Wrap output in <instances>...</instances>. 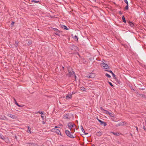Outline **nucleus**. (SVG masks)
<instances>
[{
    "label": "nucleus",
    "mask_w": 146,
    "mask_h": 146,
    "mask_svg": "<svg viewBox=\"0 0 146 146\" xmlns=\"http://www.w3.org/2000/svg\"><path fill=\"white\" fill-rule=\"evenodd\" d=\"M76 92H72V93L71 94H72V95L73 94H75Z\"/></svg>",
    "instance_id": "nucleus-49"
},
{
    "label": "nucleus",
    "mask_w": 146,
    "mask_h": 146,
    "mask_svg": "<svg viewBox=\"0 0 146 146\" xmlns=\"http://www.w3.org/2000/svg\"><path fill=\"white\" fill-rule=\"evenodd\" d=\"M27 127L28 128V130L27 131V132H28L29 133L31 134L33 132L31 131V127L29 126H27Z\"/></svg>",
    "instance_id": "nucleus-16"
},
{
    "label": "nucleus",
    "mask_w": 146,
    "mask_h": 146,
    "mask_svg": "<svg viewBox=\"0 0 146 146\" xmlns=\"http://www.w3.org/2000/svg\"><path fill=\"white\" fill-rule=\"evenodd\" d=\"M41 117L42 118V119H44V116H43L42 115H41Z\"/></svg>",
    "instance_id": "nucleus-51"
},
{
    "label": "nucleus",
    "mask_w": 146,
    "mask_h": 146,
    "mask_svg": "<svg viewBox=\"0 0 146 146\" xmlns=\"http://www.w3.org/2000/svg\"><path fill=\"white\" fill-rule=\"evenodd\" d=\"M62 68L63 70H64V66H62Z\"/></svg>",
    "instance_id": "nucleus-58"
},
{
    "label": "nucleus",
    "mask_w": 146,
    "mask_h": 146,
    "mask_svg": "<svg viewBox=\"0 0 146 146\" xmlns=\"http://www.w3.org/2000/svg\"><path fill=\"white\" fill-rule=\"evenodd\" d=\"M99 122L100 123V124L101 125H103V123H103L104 122L103 121H101V120H99Z\"/></svg>",
    "instance_id": "nucleus-41"
},
{
    "label": "nucleus",
    "mask_w": 146,
    "mask_h": 146,
    "mask_svg": "<svg viewBox=\"0 0 146 146\" xmlns=\"http://www.w3.org/2000/svg\"><path fill=\"white\" fill-rule=\"evenodd\" d=\"M105 71L110 72L111 74H112L113 73V72L112 71L110 70H106Z\"/></svg>",
    "instance_id": "nucleus-35"
},
{
    "label": "nucleus",
    "mask_w": 146,
    "mask_h": 146,
    "mask_svg": "<svg viewBox=\"0 0 146 146\" xmlns=\"http://www.w3.org/2000/svg\"><path fill=\"white\" fill-rule=\"evenodd\" d=\"M124 46L125 48H126L127 46L125 44H124Z\"/></svg>",
    "instance_id": "nucleus-55"
},
{
    "label": "nucleus",
    "mask_w": 146,
    "mask_h": 146,
    "mask_svg": "<svg viewBox=\"0 0 146 146\" xmlns=\"http://www.w3.org/2000/svg\"><path fill=\"white\" fill-rule=\"evenodd\" d=\"M73 39L76 41H78V38L76 35H75L73 37Z\"/></svg>",
    "instance_id": "nucleus-17"
},
{
    "label": "nucleus",
    "mask_w": 146,
    "mask_h": 146,
    "mask_svg": "<svg viewBox=\"0 0 146 146\" xmlns=\"http://www.w3.org/2000/svg\"><path fill=\"white\" fill-rule=\"evenodd\" d=\"M52 132L56 133L58 135H62L59 129L56 128H53L52 129Z\"/></svg>",
    "instance_id": "nucleus-4"
},
{
    "label": "nucleus",
    "mask_w": 146,
    "mask_h": 146,
    "mask_svg": "<svg viewBox=\"0 0 146 146\" xmlns=\"http://www.w3.org/2000/svg\"><path fill=\"white\" fill-rule=\"evenodd\" d=\"M124 1L126 3L127 5V4L128 5V2L127 0H124Z\"/></svg>",
    "instance_id": "nucleus-45"
},
{
    "label": "nucleus",
    "mask_w": 146,
    "mask_h": 146,
    "mask_svg": "<svg viewBox=\"0 0 146 146\" xmlns=\"http://www.w3.org/2000/svg\"><path fill=\"white\" fill-rule=\"evenodd\" d=\"M74 54H77V55H78L79 56V57H80V54H79V53H78V52H75Z\"/></svg>",
    "instance_id": "nucleus-42"
},
{
    "label": "nucleus",
    "mask_w": 146,
    "mask_h": 146,
    "mask_svg": "<svg viewBox=\"0 0 146 146\" xmlns=\"http://www.w3.org/2000/svg\"><path fill=\"white\" fill-rule=\"evenodd\" d=\"M104 123H103V125H104V126H106L107 125V123L106 122H103Z\"/></svg>",
    "instance_id": "nucleus-43"
},
{
    "label": "nucleus",
    "mask_w": 146,
    "mask_h": 146,
    "mask_svg": "<svg viewBox=\"0 0 146 146\" xmlns=\"http://www.w3.org/2000/svg\"><path fill=\"white\" fill-rule=\"evenodd\" d=\"M74 126H76V125L72 123V122H70L68 123V126L70 130H71Z\"/></svg>",
    "instance_id": "nucleus-5"
},
{
    "label": "nucleus",
    "mask_w": 146,
    "mask_h": 146,
    "mask_svg": "<svg viewBox=\"0 0 146 146\" xmlns=\"http://www.w3.org/2000/svg\"><path fill=\"white\" fill-rule=\"evenodd\" d=\"M0 138L3 140L5 139V137L1 133H0Z\"/></svg>",
    "instance_id": "nucleus-26"
},
{
    "label": "nucleus",
    "mask_w": 146,
    "mask_h": 146,
    "mask_svg": "<svg viewBox=\"0 0 146 146\" xmlns=\"http://www.w3.org/2000/svg\"><path fill=\"white\" fill-rule=\"evenodd\" d=\"M135 127L136 128V129L137 131V132H138L139 131H138V128L136 126Z\"/></svg>",
    "instance_id": "nucleus-47"
},
{
    "label": "nucleus",
    "mask_w": 146,
    "mask_h": 146,
    "mask_svg": "<svg viewBox=\"0 0 146 146\" xmlns=\"http://www.w3.org/2000/svg\"><path fill=\"white\" fill-rule=\"evenodd\" d=\"M122 21L124 23H126V21L125 19V17L124 15H123L122 17Z\"/></svg>",
    "instance_id": "nucleus-24"
},
{
    "label": "nucleus",
    "mask_w": 146,
    "mask_h": 146,
    "mask_svg": "<svg viewBox=\"0 0 146 146\" xmlns=\"http://www.w3.org/2000/svg\"><path fill=\"white\" fill-rule=\"evenodd\" d=\"M0 119L3 120H8V119L4 115H0Z\"/></svg>",
    "instance_id": "nucleus-8"
},
{
    "label": "nucleus",
    "mask_w": 146,
    "mask_h": 146,
    "mask_svg": "<svg viewBox=\"0 0 146 146\" xmlns=\"http://www.w3.org/2000/svg\"><path fill=\"white\" fill-rule=\"evenodd\" d=\"M72 98V94H68L66 97V98L67 99H70Z\"/></svg>",
    "instance_id": "nucleus-21"
},
{
    "label": "nucleus",
    "mask_w": 146,
    "mask_h": 146,
    "mask_svg": "<svg viewBox=\"0 0 146 146\" xmlns=\"http://www.w3.org/2000/svg\"><path fill=\"white\" fill-rule=\"evenodd\" d=\"M116 81L117 82V83L120 85H121L122 84V82L121 81H120L118 79H117L116 80Z\"/></svg>",
    "instance_id": "nucleus-20"
},
{
    "label": "nucleus",
    "mask_w": 146,
    "mask_h": 146,
    "mask_svg": "<svg viewBox=\"0 0 146 146\" xmlns=\"http://www.w3.org/2000/svg\"><path fill=\"white\" fill-rule=\"evenodd\" d=\"M102 134V133L100 131L96 133V135L98 137L101 136Z\"/></svg>",
    "instance_id": "nucleus-18"
},
{
    "label": "nucleus",
    "mask_w": 146,
    "mask_h": 146,
    "mask_svg": "<svg viewBox=\"0 0 146 146\" xmlns=\"http://www.w3.org/2000/svg\"><path fill=\"white\" fill-rule=\"evenodd\" d=\"M105 75L108 78H110L111 77V76L108 73H106L105 74Z\"/></svg>",
    "instance_id": "nucleus-31"
},
{
    "label": "nucleus",
    "mask_w": 146,
    "mask_h": 146,
    "mask_svg": "<svg viewBox=\"0 0 146 146\" xmlns=\"http://www.w3.org/2000/svg\"><path fill=\"white\" fill-rule=\"evenodd\" d=\"M111 133H112L113 135H115L118 136L120 134L119 133L115 132H111Z\"/></svg>",
    "instance_id": "nucleus-25"
},
{
    "label": "nucleus",
    "mask_w": 146,
    "mask_h": 146,
    "mask_svg": "<svg viewBox=\"0 0 146 146\" xmlns=\"http://www.w3.org/2000/svg\"><path fill=\"white\" fill-rule=\"evenodd\" d=\"M143 128L145 130H146V128H145V126L144 125L143 126Z\"/></svg>",
    "instance_id": "nucleus-48"
},
{
    "label": "nucleus",
    "mask_w": 146,
    "mask_h": 146,
    "mask_svg": "<svg viewBox=\"0 0 146 146\" xmlns=\"http://www.w3.org/2000/svg\"><path fill=\"white\" fill-rule=\"evenodd\" d=\"M18 43H19V41H18L17 40V41H15V44H16V45H15V46L16 47H17V46H18Z\"/></svg>",
    "instance_id": "nucleus-28"
},
{
    "label": "nucleus",
    "mask_w": 146,
    "mask_h": 146,
    "mask_svg": "<svg viewBox=\"0 0 146 146\" xmlns=\"http://www.w3.org/2000/svg\"><path fill=\"white\" fill-rule=\"evenodd\" d=\"M39 1H36V0H33L31 1L32 2H34L35 3H37L38 2H39Z\"/></svg>",
    "instance_id": "nucleus-29"
},
{
    "label": "nucleus",
    "mask_w": 146,
    "mask_h": 146,
    "mask_svg": "<svg viewBox=\"0 0 146 146\" xmlns=\"http://www.w3.org/2000/svg\"><path fill=\"white\" fill-rule=\"evenodd\" d=\"M63 118L65 119H69L70 118V117L69 116V114H65L63 116Z\"/></svg>",
    "instance_id": "nucleus-10"
},
{
    "label": "nucleus",
    "mask_w": 146,
    "mask_h": 146,
    "mask_svg": "<svg viewBox=\"0 0 146 146\" xmlns=\"http://www.w3.org/2000/svg\"><path fill=\"white\" fill-rule=\"evenodd\" d=\"M14 100L15 101V104H16L17 106L18 107H22V106L19 105L18 104V103L17 102V101H16V99L15 98H14Z\"/></svg>",
    "instance_id": "nucleus-19"
},
{
    "label": "nucleus",
    "mask_w": 146,
    "mask_h": 146,
    "mask_svg": "<svg viewBox=\"0 0 146 146\" xmlns=\"http://www.w3.org/2000/svg\"><path fill=\"white\" fill-rule=\"evenodd\" d=\"M144 89H145L144 88H139L140 90H144Z\"/></svg>",
    "instance_id": "nucleus-54"
},
{
    "label": "nucleus",
    "mask_w": 146,
    "mask_h": 146,
    "mask_svg": "<svg viewBox=\"0 0 146 146\" xmlns=\"http://www.w3.org/2000/svg\"><path fill=\"white\" fill-rule=\"evenodd\" d=\"M15 23V22L14 21H12V22L11 23V25L12 27H13L14 26V24Z\"/></svg>",
    "instance_id": "nucleus-36"
},
{
    "label": "nucleus",
    "mask_w": 146,
    "mask_h": 146,
    "mask_svg": "<svg viewBox=\"0 0 146 146\" xmlns=\"http://www.w3.org/2000/svg\"><path fill=\"white\" fill-rule=\"evenodd\" d=\"M71 36H73V34H72L71 35Z\"/></svg>",
    "instance_id": "nucleus-62"
},
{
    "label": "nucleus",
    "mask_w": 146,
    "mask_h": 146,
    "mask_svg": "<svg viewBox=\"0 0 146 146\" xmlns=\"http://www.w3.org/2000/svg\"><path fill=\"white\" fill-rule=\"evenodd\" d=\"M15 138L16 139H17V136H15Z\"/></svg>",
    "instance_id": "nucleus-56"
},
{
    "label": "nucleus",
    "mask_w": 146,
    "mask_h": 146,
    "mask_svg": "<svg viewBox=\"0 0 146 146\" xmlns=\"http://www.w3.org/2000/svg\"><path fill=\"white\" fill-rule=\"evenodd\" d=\"M65 132L66 135L70 138H74L75 137L72 134H71V132L68 130H66Z\"/></svg>",
    "instance_id": "nucleus-3"
},
{
    "label": "nucleus",
    "mask_w": 146,
    "mask_h": 146,
    "mask_svg": "<svg viewBox=\"0 0 146 146\" xmlns=\"http://www.w3.org/2000/svg\"><path fill=\"white\" fill-rule=\"evenodd\" d=\"M125 10H128L129 9L128 5H127L125 8Z\"/></svg>",
    "instance_id": "nucleus-34"
},
{
    "label": "nucleus",
    "mask_w": 146,
    "mask_h": 146,
    "mask_svg": "<svg viewBox=\"0 0 146 146\" xmlns=\"http://www.w3.org/2000/svg\"><path fill=\"white\" fill-rule=\"evenodd\" d=\"M108 83L109 85L111 87H113V84H112V83L109 81H108Z\"/></svg>",
    "instance_id": "nucleus-37"
},
{
    "label": "nucleus",
    "mask_w": 146,
    "mask_h": 146,
    "mask_svg": "<svg viewBox=\"0 0 146 146\" xmlns=\"http://www.w3.org/2000/svg\"><path fill=\"white\" fill-rule=\"evenodd\" d=\"M60 27L62 28H63L64 30H68L69 29L65 25H60Z\"/></svg>",
    "instance_id": "nucleus-13"
},
{
    "label": "nucleus",
    "mask_w": 146,
    "mask_h": 146,
    "mask_svg": "<svg viewBox=\"0 0 146 146\" xmlns=\"http://www.w3.org/2000/svg\"><path fill=\"white\" fill-rule=\"evenodd\" d=\"M5 140V141L6 142H7L9 141V139H8V138H5V139L4 140Z\"/></svg>",
    "instance_id": "nucleus-38"
},
{
    "label": "nucleus",
    "mask_w": 146,
    "mask_h": 146,
    "mask_svg": "<svg viewBox=\"0 0 146 146\" xmlns=\"http://www.w3.org/2000/svg\"><path fill=\"white\" fill-rule=\"evenodd\" d=\"M122 123H125V124H124V125H125V124H126V122L125 121L123 122H122Z\"/></svg>",
    "instance_id": "nucleus-53"
},
{
    "label": "nucleus",
    "mask_w": 146,
    "mask_h": 146,
    "mask_svg": "<svg viewBox=\"0 0 146 146\" xmlns=\"http://www.w3.org/2000/svg\"><path fill=\"white\" fill-rule=\"evenodd\" d=\"M55 31V32L54 33V34L57 36H60V34L58 33L57 32V31Z\"/></svg>",
    "instance_id": "nucleus-30"
},
{
    "label": "nucleus",
    "mask_w": 146,
    "mask_h": 146,
    "mask_svg": "<svg viewBox=\"0 0 146 146\" xmlns=\"http://www.w3.org/2000/svg\"><path fill=\"white\" fill-rule=\"evenodd\" d=\"M26 144H29V146H35L36 144L34 143H27Z\"/></svg>",
    "instance_id": "nucleus-23"
},
{
    "label": "nucleus",
    "mask_w": 146,
    "mask_h": 146,
    "mask_svg": "<svg viewBox=\"0 0 146 146\" xmlns=\"http://www.w3.org/2000/svg\"><path fill=\"white\" fill-rule=\"evenodd\" d=\"M137 94L139 96L143 98H146V96H145L144 94H140L138 93L137 92Z\"/></svg>",
    "instance_id": "nucleus-15"
},
{
    "label": "nucleus",
    "mask_w": 146,
    "mask_h": 146,
    "mask_svg": "<svg viewBox=\"0 0 146 146\" xmlns=\"http://www.w3.org/2000/svg\"><path fill=\"white\" fill-rule=\"evenodd\" d=\"M72 72H73V73L74 75V76L75 78H76V77L75 75V73L74 71H72Z\"/></svg>",
    "instance_id": "nucleus-46"
},
{
    "label": "nucleus",
    "mask_w": 146,
    "mask_h": 146,
    "mask_svg": "<svg viewBox=\"0 0 146 146\" xmlns=\"http://www.w3.org/2000/svg\"><path fill=\"white\" fill-rule=\"evenodd\" d=\"M32 41L31 40H30L27 43V45H31V44H32Z\"/></svg>",
    "instance_id": "nucleus-33"
},
{
    "label": "nucleus",
    "mask_w": 146,
    "mask_h": 146,
    "mask_svg": "<svg viewBox=\"0 0 146 146\" xmlns=\"http://www.w3.org/2000/svg\"><path fill=\"white\" fill-rule=\"evenodd\" d=\"M129 25L132 27H133L134 25V23L132 22L128 21L127 22Z\"/></svg>",
    "instance_id": "nucleus-14"
},
{
    "label": "nucleus",
    "mask_w": 146,
    "mask_h": 146,
    "mask_svg": "<svg viewBox=\"0 0 146 146\" xmlns=\"http://www.w3.org/2000/svg\"><path fill=\"white\" fill-rule=\"evenodd\" d=\"M118 144H119V143H119V141H118Z\"/></svg>",
    "instance_id": "nucleus-63"
},
{
    "label": "nucleus",
    "mask_w": 146,
    "mask_h": 146,
    "mask_svg": "<svg viewBox=\"0 0 146 146\" xmlns=\"http://www.w3.org/2000/svg\"><path fill=\"white\" fill-rule=\"evenodd\" d=\"M130 135H131V136H132V134H131H131H130Z\"/></svg>",
    "instance_id": "nucleus-64"
},
{
    "label": "nucleus",
    "mask_w": 146,
    "mask_h": 146,
    "mask_svg": "<svg viewBox=\"0 0 146 146\" xmlns=\"http://www.w3.org/2000/svg\"><path fill=\"white\" fill-rule=\"evenodd\" d=\"M97 119L98 120V121L99 122V120H100L99 119L97 118Z\"/></svg>",
    "instance_id": "nucleus-61"
},
{
    "label": "nucleus",
    "mask_w": 146,
    "mask_h": 146,
    "mask_svg": "<svg viewBox=\"0 0 146 146\" xmlns=\"http://www.w3.org/2000/svg\"><path fill=\"white\" fill-rule=\"evenodd\" d=\"M102 66L104 67V69H107L110 68V66H108L107 64L104 63H102Z\"/></svg>",
    "instance_id": "nucleus-7"
},
{
    "label": "nucleus",
    "mask_w": 146,
    "mask_h": 146,
    "mask_svg": "<svg viewBox=\"0 0 146 146\" xmlns=\"http://www.w3.org/2000/svg\"><path fill=\"white\" fill-rule=\"evenodd\" d=\"M45 123L44 121H42V123H43V124H44Z\"/></svg>",
    "instance_id": "nucleus-57"
},
{
    "label": "nucleus",
    "mask_w": 146,
    "mask_h": 146,
    "mask_svg": "<svg viewBox=\"0 0 146 146\" xmlns=\"http://www.w3.org/2000/svg\"><path fill=\"white\" fill-rule=\"evenodd\" d=\"M80 89L82 91L86 90V89L84 87H81Z\"/></svg>",
    "instance_id": "nucleus-32"
},
{
    "label": "nucleus",
    "mask_w": 146,
    "mask_h": 146,
    "mask_svg": "<svg viewBox=\"0 0 146 146\" xmlns=\"http://www.w3.org/2000/svg\"><path fill=\"white\" fill-rule=\"evenodd\" d=\"M100 109L101 110H102V111H103L104 113H106V114H108L111 117H114V116H113V113H111L110 112H109L108 111L104 109H103L102 107H101L100 108Z\"/></svg>",
    "instance_id": "nucleus-1"
},
{
    "label": "nucleus",
    "mask_w": 146,
    "mask_h": 146,
    "mask_svg": "<svg viewBox=\"0 0 146 146\" xmlns=\"http://www.w3.org/2000/svg\"><path fill=\"white\" fill-rule=\"evenodd\" d=\"M81 130L82 131V132L85 134V135H86V134H88V133H86L85 132V131H84V130L83 128V127H82V125H81Z\"/></svg>",
    "instance_id": "nucleus-22"
},
{
    "label": "nucleus",
    "mask_w": 146,
    "mask_h": 146,
    "mask_svg": "<svg viewBox=\"0 0 146 146\" xmlns=\"http://www.w3.org/2000/svg\"><path fill=\"white\" fill-rule=\"evenodd\" d=\"M86 77L87 78H90V74H87L86 76Z\"/></svg>",
    "instance_id": "nucleus-40"
},
{
    "label": "nucleus",
    "mask_w": 146,
    "mask_h": 146,
    "mask_svg": "<svg viewBox=\"0 0 146 146\" xmlns=\"http://www.w3.org/2000/svg\"><path fill=\"white\" fill-rule=\"evenodd\" d=\"M111 74L113 78L116 80L117 78L116 75L113 72Z\"/></svg>",
    "instance_id": "nucleus-27"
},
{
    "label": "nucleus",
    "mask_w": 146,
    "mask_h": 146,
    "mask_svg": "<svg viewBox=\"0 0 146 146\" xmlns=\"http://www.w3.org/2000/svg\"><path fill=\"white\" fill-rule=\"evenodd\" d=\"M58 126H56L55 127V128H58Z\"/></svg>",
    "instance_id": "nucleus-59"
},
{
    "label": "nucleus",
    "mask_w": 146,
    "mask_h": 146,
    "mask_svg": "<svg viewBox=\"0 0 146 146\" xmlns=\"http://www.w3.org/2000/svg\"><path fill=\"white\" fill-rule=\"evenodd\" d=\"M124 125V124H122L121 123V124L118 123L116 125V126H119L120 125Z\"/></svg>",
    "instance_id": "nucleus-39"
},
{
    "label": "nucleus",
    "mask_w": 146,
    "mask_h": 146,
    "mask_svg": "<svg viewBox=\"0 0 146 146\" xmlns=\"http://www.w3.org/2000/svg\"><path fill=\"white\" fill-rule=\"evenodd\" d=\"M89 74L90 75V77L91 78H94L96 76L95 74L93 72H92L91 73Z\"/></svg>",
    "instance_id": "nucleus-11"
},
{
    "label": "nucleus",
    "mask_w": 146,
    "mask_h": 146,
    "mask_svg": "<svg viewBox=\"0 0 146 146\" xmlns=\"http://www.w3.org/2000/svg\"><path fill=\"white\" fill-rule=\"evenodd\" d=\"M70 49L71 50L74 51H77L79 50L78 48L76 46L74 45H71L69 46Z\"/></svg>",
    "instance_id": "nucleus-2"
},
{
    "label": "nucleus",
    "mask_w": 146,
    "mask_h": 146,
    "mask_svg": "<svg viewBox=\"0 0 146 146\" xmlns=\"http://www.w3.org/2000/svg\"><path fill=\"white\" fill-rule=\"evenodd\" d=\"M70 68L68 69V74H67L66 75L68 76L69 77H70L72 76H73V73L72 71V72H71V71H70Z\"/></svg>",
    "instance_id": "nucleus-6"
},
{
    "label": "nucleus",
    "mask_w": 146,
    "mask_h": 146,
    "mask_svg": "<svg viewBox=\"0 0 146 146\" xmlns=\"http://www.w3.org/2000/svg\"><path fill=\"white\" fill-rule=\"evenodd\" d=\"M119 13L120 15H122L123 14L120 11H119Z\"/></svg>",
    "instance_id": "nucleus-50"
},
{
    "label": "nucleus",
    "mask_w": 146,
    "mask_h": 146,
    "mask_svg": "<svg viewBox=\"0 0 146 146\" xmlns=\"http://www.w3.org/2000/svg\"><path fill=\"white\" fill-rule=\"evenodd\" d=\"M38 111H37V112H36V113H38Z\"/></svg>",
    "instance_id": "nucleus-60"
},
{
    "label": "nucleus",
    "mask_w": 146,
    "mask_h": 146,
    "mask_svg": "<svg viewBox=\"0 0 146 146\" xmlns=\"http://www.w3.org/2000/svg\"><path fill=\"white\" fill-rule=\"evenodd\" d=\"M7 115L13 119H16L17 118V117L16 116L9 113L7 114Z\"/></svg>",
    "instance_id": "nucleus-9"
},
{
    "label": "nucleus",
    "mask_w": 146,
    "mask_h": 146,
    "mask_svg": "<svg viewBox=\"0 0 146 146\" xmlns=\"http://www.w3.org/2000/svg\"><path fill=\"white\" fill-rule=\"evenodd\" d=\"M130 88H131V90H133L134 91L135 90L133 88V87H132V86H131V87H130Z\"/></svg>",
    "instance_id": "nucleus-52"
},
{
    "label": "nucleus",
    "mask_w": 146,
    "mask_h": 146,
    "mask_svg": "<svg viewBox=\"0 0 146 146\" xmlns=\"http://www.w3.org/2000/svg\"><path fill=\"white\" fill-rule=\"evenodd\" d=\"M38 113L41 114V115H44V114L42 112L40 111H38Z\"/></svg>",
    "instance_id": "nucleus-44"
},
{
    "label": "nucleus",
    "mask_w": 146,
    "mask_h": 146,
    "mask_svg": "<svg viewBox=\"0 0 146 146\" xmlns=\"http://www.w3.org/2000/svg\"><path fill=\"white\" fill-rule=\"evenodd\" d=\"M52 29L54 31H57V32L60 33H63V31H60L57 29L54 28H52Z\"/></svg>",
    "instance_id": "nucleus-12"
}]
</instances>
